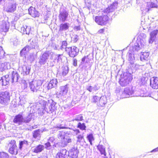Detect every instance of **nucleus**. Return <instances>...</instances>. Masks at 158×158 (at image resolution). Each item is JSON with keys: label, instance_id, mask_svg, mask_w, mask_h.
I'll return each instance as SVG.
<instances>
[{"label": "nucleus", "instance_id": "obj_1", "mask_svg": "<svg viewBox=\"0 0 158 158\" xmlns=\"http://www.w3.org/2000/svg\"><path fill=\"white\" fill-rule=\"evenodd\" d=\"M118 3L114 2L110 6L102 11V15L96 16L95 18V21L98 25L101 26L106 25L109 20L108 16V13L113 11L117 8Z\"/></svg>", "mask_w": 158, "mask_h": 158}, {"label": "nucleus", "instance_id": "obj_2", "mask_svg": "<svg viewBox=\"0 0 158 158\" xmlns=\"http://www.w3.org/2000/svg\"><path fill=\"white\" fill-rule=\"evenodd\" d=\"M40 104L42 105V112L43 114L45 112L47 113H52L56 109L55 103L52 102L51 103L49 102V100L47 101H42Z\"/></svg>", "mask_w": 158, "mask_h": 158}, {"label": "nucleus", "instance_id": "obj_3", "mask_svg": "<svg viewBox=\"0 0 158 158\" xmlns=\"http://www.w3.org/2000/svg\"><path fill=\"white\" fill-rule=\"evenodd\" d=\"M58 137L61 140V142L59 143V145L62 147L66 146L68 143L72 142L71 139L69 137V135L62 131H59Z\"/></svg>", "mask_w": 158, "mask_h": 158}, {"label": "nucleus", "instance_id": "obj_4", "mask_svg": "<svg viewBox=\"0 0 158 158\" xmlns=\"http://www.w3.org/2000/svg\"><path fill=\"white\" fill-rule=\"evenodd\" d=\"M132 79V77L131 73H124L121 75L119 84L122 86H126L131 81Z\"/></svg>", "mask_w": 158, "mask_h": 158}, {"label": "nucleus", "instance_id": "obj_5", "mask_svg": "<svg viewBox=\"0 0 158 158\" xmlns=\"http://www.w3.org/2000/svg\"><path fill=\"white\" fill-rule=\"evenodd\" d=\"M10 99V93L8 91L0 92V103L2 105H7L9 102Z\"/></svg>", "mask_w": 158, "mask_h": 158}, {"label": "nucleus", "instance_id": "obj_6", "mask_svg": "<svg viewBox=\"0 0 158 158\" xmlns=\"http://www.w3.org/2000/svg\"><path fill=\"white\" fill-rule=\"evenodd\" d=\"M42 82L40 80H34L29 83L31 91L33 92L40 90Z\"/></svg>", "mask_w": 158, "mask_h": 158}, {"label": "nucleus", "instance_id": "obj_7", "mask_svg": "<svg viewBox=\"0 0 158 158\" xmlns=\"http://www.w3.org/2000/svg\"><path fill=\"white\" fill-rule=\"evenodd\" d=\"M53 55L54 53L52 52L48 51L45 52L40 57L39 61L40 64L41 65L44 64L49 58L52 59Z\"/></svg>", "mask_w": 158, "mask_h": 158}, {"label": "nucleus", "instance_id": "obj_8", "mask_svg": "<svg viewBox=\"0 0 158 158\" xmlns=\"http://www.w3.org/2000/svg\"><path fill=\"white\" fill-rule=\"evenodd\" d=\"M85 129H80V130L78 129H74L73 130L75 133L77 135V143H80L84 141L83 134L85 131Z\"/></svg>", "mask_w": 158, "mask_h": 158}, {"label": "nucleus", "instance_id": "obj_9", "mask_svg": "<svg viewBox=\"0 0 158 158\" xmlns=\"http://www.w3.org/2000/svg\"><path fill=\"white\" fill-rule=\"evenodd\" d=\"M68 88L67 85L60 86V92H57L56 94L57 97L59 98L63 99L66 98L68 93Z\"/></svg>", "mask_w": 158, "mask_h": 158}, {"label": "nucleus", "instance_id": "obj_10", "mask_svg": "<svg viewBox=\"0 0 158 158\" xmlns=\"http://www.w3.org/2000/svg\"><path fill=\"white\" fill-rule=\"evenodd\" d=\"M58 83L57 80L54 79L51 80L48 83H46L44 86L43 91L45 92L52 88L57 86Z\"/></svg>", "mask_w": 158, "mask_h": 158}, {"label": "nucleus", "instance_id": "obj_11", "mask_svg": "<svg viewBox=\"0 0 158 158\" xmlns=\"http://www.w3.org/2000/svg\"><path fill=\"white\" fill-rule=\"evenodd\" d=\"M70 56L74 57L77 56L79 52L78 49L75 46H73L70 47H68L65 50Z\"/></svg>", "mask_w": 158, "mask_h": 158}, {"label": "nucleus", "instance_id": "obj_12", "mask_svg": "<svg viewBox=\"0 0 158 158\" xmlns=\"http://www.w3.org/2000/svg\"><path fill=\"white\" fill-rule=\"evenodd\" d=\"M9 78L10 79V81L12 83L14 82H17L19 76L18 73L15 71H14L13 69H11L9 72Z\"/></svg>", "mask_w": 158, "mask_h": 158}, {"label": "nucleus", "instance_id": "obj_13", "mask_svg": "<svg viewBox=\"0 0 158 158\" xmlns=\"http://www.w3.org/2000/svg\"><path fill=\"white\" fill-rule=\"evenodd\" d=\"M16 2L11 1L8 3L6 7V11L8 12H14L16 10Z\"/></svg>", "mask_w": 158, "mask_h": 158}, {"label": "nucleus", "instance_id": "obj_14", "mask_svg": "<svg viewBox=\"0 0 158 158\" xmlns=\"http://www.w3.org/2000/svg\"><path fill=\"white\" fill-rule=\"evenodd\" d=\"M145 44V42L143 40H138L135 43L134 46L133 47V50L138 51L142 48H144Z\"/></svg>", "mask_w": 158, "mask_h": 158}, {"label": "nucleus", "instance_id": "obj_15", "mask_svg": "<svg viewBox=\"0 0 158 158\" xmlns=\"http://www.w3.org/2000/svg\"><path fill=\"white\" fill-rule=\"evenodd\" d=\"M9 27V23L7 21H3L0 25V31L6 32L8 31Z\"/></svg>", "mask_w": 158, "mask_h": 158}, {"label": "nucleus", "instance_id": "obj_16", "mask_svg": "<svg viewBox=\"0 0 158 158\" xmlns=\"http://www.w3.org/2000/svg\"><path fill=\"white\" fill-rule=\"evenodd\" d=\"M79 151L77 148L75 147L72 148L69 153V156L71 158H77Z\"/></svg>", "mask_w": 158, "mask_h": 158}, {"label": "nucleus", "instance_id": "obj_17", "mask_svg": "<svg viewBox=\"0 0 158 158\" xmlns=\"http://www.w3.org/2000/svg\"><path fill=\"white\" fill-rule=\"evenodd\" d=\"M150 86L154 89H158V78L153 77L150 79Z\"/></svg>", "mask_w": 158, "mask_h": 158}, {"label": "nucleus", "instance_id": "obj_18", "mask_svg": "<svg viewBox=\"0 0 158 158\" xmlns=\"http://www.w3.org/2000/svg\"><path fill=\"white\" fill-rule=\"evenodd\" d=\"M133 91L131 89L128 88H125L122 94V96L123 98H128L133 94Z\"/></svg>", "mask_w": 158, "mask_h": 158}, {"label": "nucleus", "instance_id": "obj_19", "mask_svg": "<svg viewBox=\"0 0 158 158\" xmlns=\"http://www.w3.org/2000/svg\"><path fill=\"white\" fill-rule=\"evenodd\" d=\"M68 15V13L65 10L60 11L59 15L60 20L63 22H64L67 18Z\"/></svg>", "mask_w": 158, "mask_h": 158}, {"label": "nucleus", "instance_id": "obj_20", "mask_svg": "<svg viewBox=\"0 0 158 158\" xmlns=\"http://www.w3.org/2000/svg\"><path fill=\"white\" fill-rule=\"evenodd\" d=\"M9 81H10L9 78V75H6L2 77L0 80V85H6L9 84Z\"/></svg>", "mask_w": 158, "mask_h": 158}, {"label": "nucleus", "instance_id": "obj_21", "mask_svg": "<svg viewBox=\"0 0 158 158\" xmlns=\"http://www.w3.org/2000/svg\"><path fill=\"white\" fill-rule=\"evenodd\" d=\"M67 152V150L65 149H61L60 152L58 153L56 155V158H68Z\"/></svg>", "mask_w": 158, "mask_h": 158}, {"label": "nucleus", "instance_id": "obj_22", "mask_svg": "<svg viewBox=\"0 0 158 158\" xmlns=\"http://www.w3.org/2000/svg\"><path fill=\"white\" fill-rule=\"evenodd\" d=\"M10 64L8 62H5L0 64V71L1 72L10 69Z\"/></svg>", "mask_w": 158, "mask_h": 158}, {"label": "nucleus", "instance_id": "obj_23", "mask_svg": "<svg viewBox=\"0 0 158 158\" xmlns=\"http://www.w3.org/2000/svg\"><path fill=\"white\" fill-rule=\"evenodd\" d=\"M14 123L20 125L23 122L24 119L21 114H18L16 116L13 120Z\"/></svg>", "mask_w": 158, "mask_h": 158}, {"label": "nucleus", "instance_id": "obj_24", "mask_svg": "<svg viewBox=\"0 0 158 158\" xmlns=\"http://www.w3.org/2000/svg\"><path fill=\"white\" fill-rule=\"evenodd\" d=\"M30 68L27 67L26 65H23L22 67L20 68L19 69L22 71L21 74L23 76L29 74L30 71Z\"/></svg>", "mask_w": 158, "mask_h": 158}, {"label": "nucleus", "instance_id": "obj_25", "mask_svg": "<svg viewBox=\"0 0 158 158\" xmlns=\"http://www.w3.org/2000/svg\"><path fill=\"white\" fill-rule=\"evenodd\" d=\"M29 14L33 17L39 16L38 12L35 10V8L30 7L28 9Z\"/></svg>", "mask_w": 158, "mask_h": 158}, {"label": "nucleus", "instance_id": "obj_26", "mask_svg": "<svg viewBox=\"0 0 158 158\" xmlns=\"http://www.w3.org/2000/svg\"><path fill=\"white\" fill-rule=\"evenodd\" d=\"M100 89V87L97 84H95L94 86H89L87 87L86 89L91 92H95Z\"/></svg>", "mask_w": 158, "mask_h": 158}, {"label": "nucleus", "instance_id": "obj_27", "mask_svg": "<svg viewBox=\"0 0 158 158\" xmlns=\"http://www.w3.org/2000/svg\"><path fill=\"white\" fill-rule=\"evenodd\" d=\"M158 30H156L152 31L150 34V38L149 40V42L152 44L155 40L156 35L158 33Z\"/></svg>", "mask_w": 158, "mask_h": 158}, {"label": "nucleus", "instance_id": "obj_28", "mask_svg": "<svg viewBox=\"0 0 158 158\" xmlns=\"http://www.w3.org/2000/svg\"><path fill=\"white\" fill-rule=\"evenodd\" d=\"M69 24L68 23H62L59 26V31L61 32L69 29Z\"/></svg>", "mask_w": 158, "mask_h": 158}, {"label": "nucleus", "instance_id": "obj_29", "mask_svg": "<svg viewBox=\"0 0 158 158\" xmlns=\"http://www.w3.org/2000/svg\"><path fill=\"white\" fill-rule=\"evenodd\" d=\"M106 103V97L102 96L99 99V102L97 103L98 106H103Z\"/></svg>", "mask_w": 158, "mask_h": 158}, {"label": "nucleus", "instance_id": "obj_30", "mask_svg": "<svg viewBox=\"0 0 158 158\" xmlns=\"http://www.w3.org/2000/svg\"><path fill=\"white\" fill-rule=\"evenodd\" d=\"M149 53L148 52H144L140 56V59L141 61L147 60L149 58Z\"/></svg>", "mask_w": 158, "mask_h": 158}, {"label": "nucleus", "instance_id": "obj_31", "mask_svg": "<svg viewBox=\"0 0 158 158\" xmlns=\"http://www.w3.org/2000/svg\"><path fill=\"white\" fill-rule=\"evenodd\" d=\"M28 145L27 141L24 140L23 141H20L19 144V148L21 150L23 148H26Z\"/></svg>", "mask_w": 158, "mask_h": 158}, {"label": "nucleus", "instance_id": "obj_32", "mask_svg": "<svg viewBox=\"0 0 158 158\" xmlns=\"http://www.w3.org/2000/svg\"><path fill=\"white\" fill-rule=\"evenodd\" d=\"M32 48L29 45L27 46L21 51V54L22 55H25V54L28 52Z\"/></svg>", "mask_w": 158, "mask_h": 158}, {"label": "nucleus", "instance_id": "obj_33", "mask_svg": "<svg viewBox=\"0 0 158 158\" xmlns=\"http://www.w3.org/2000/svg\"><path fill=\"white\" fill-rule=\"evenodd\" d=\"M19 101L18 103L19 105H23L27 102V99L24 95H21L19 97Z\"/></svg>", "mask_w": 158, "mask_h": 158}, {"label": "nucleus", "instance_id": "obj_34", "mask_svg": "<svg viewBox=\"0 0 158 158\" xmlns=\"http://www.w3.org/2000/svg\"><path fill=\"white\" fill-rule=\"evenodd\" d=\"M44 148V147L42 145H39L36 147L34 149V152L35 153H38L41 152Z\"/></svg>", "mask_w": 158, "mask_h": 158}, {"label": "nucleus", "instance_id": "obj_35", "mask_svg": "<svg viewBox=\"0 0 158 158\" xmlns=\"http://www.w3.org/2000/svg\"><path fill=\"white\" fill-rule=\"evenodd\" d=\"M97 147L101 155H103L104 156L106 155L105 148L102 145H99L97 146Z\"/></svg>", "mask_w": 158, "mask_h": 158}, {"label": "nucleus", "instance_id": "obj_36", "mask_svg": "<svg viewBox=\"0 0 158 158\" xmlns=\"http://www.w3.org/2000/svg\"><path fill=\"white\" fill-rule=\"evenodd\" d=\"M9 152L10 153L14 155H16L18 153V150L17 147H11L9 149Z\"/></svg>", "mask_w": 158, "mask_h": 158}, {"label": "nucleus", "instance_id": "obj_37", "mask_svg": "<svg viewBox=\"0 0 158 158\" xmlns=\"http://www.w3.org/2000/svg\"><path fill=\"white\" fill-rule=\"evenodd\" d=\"M30 44L29 45L32 48H35L37 45V43L36 42L35 40L34 39H31L29 40Z\"/></svg>", "mask_w": 158, "mask_h": 158}, {"label": "nucleus", "instance_id": "obj_38", "mask_svg": "<svg viewBox=\"0 0 158 158\" xmlns=\"http://www.w3.org/2000/svg\"><path fill=\"white\" fill-rule=\"evenodd\" d=\"M46 130H45V131ZM43 131H44V129L42 131L41 130H40V129L35 130L34 131L33 133V137L35 138L40 136V133L42 132Z\"/></svg>", "mask_w": 158, "mask_h": 158}, {"label": "nucleus", "instance_id": "obj_39", "mask_svg": "<svg viewBox=\"0 0 158 158\" xmlns=\"http://www.w3.org/2000/svg\"><path fill=\"white\" fill-rule=\"evenodd\" d=\"M128 60L130 61V63L131 64H133L134 61L133 60H134V56L133 54L131 53L130 52L128 53Z\"/></svg>", "mask_w": 158, "mask_h": 158}, {"label": "nucleus", "instance_id": "obj_40", "mask_svg": "<svg viewBox=\"0 0 158 158\" xmlns=\"http://www.w3.org/2000/svg\"><path fill=\"white\" fill-rule=\"evenodd\" d=\"M148 5H149L151 8H157L158 6V0H156L155 2H151L148 3Z\"/></svg>", "mask_w": 158, "mask_h": 158}, {"label": "nucleus", "instance_id": "obj_41", "mask_svg": "<svg viewBox=\"0 0 158 158\" xmlns=\"http://www.w3.org/2000/svg\"><path fill=\"white\" fill-rule=\"evenodd\" d=\"M62 75L66 76L69 72V68L67 66H64L62 68Z\"/></svg>", "mask_w": 158, "mask_h": 158}, {"label": "nucleus", "instance_id": "obj_42", "mask_svg": "<svg viewBox=\"0 0 158 158\" xmlns=\"http://www.w3.org/2000/svg\"><path fill=\"white\" fill-rule=\"evenodd\" d=\"M148 79V77L142 76L139 80V82L141 85H144L145 84L146 82Z\"/></svg>", "mask_w": 158, "mask_h": 158}, {"label": "nucleus", "instance_id": "obj_43", "mask_svg": "<svg viewBox=\"0 0 158 158\" xmlns=\"http://www.w3.org/2000/svg\"><path fill=\"white\" fill-rule=\"evenodd\" d=\"M87 138L91 145H92V141L94 140V138L92 134H91L87 136Z\"/></svg>", "mask_w": 158, "mask_h": 158}, {"label": "nucleus", "instance_id": "obj_44", "mask_svg": "<svg viewBox=\"0 0 158 158\" xmlns=\"http://www.w3.org/2000/svg\"><path fill=\"white\" fill-rule=\"evenodd\" d=\"M32 114H30L27 118L24 119V122L25 123H29L32 119Z\"/></svg>", "mask_w": 158, "mask_h": 158}, {"label": "nucleus", "instance_id": "obj_45", "mask_svg": "<svg viewBox=\"0 0 158 158\" xmlns=\"http://www.w3.org/2000/svg\"><path fill=\"white\" fill-rule=\"evenodd\" d=\"M8 154L6 152H0V158H8Z\"/></svg>", "mask_w": 158, "mask_h": 158}, {"label": "nucleus", "instance_id": "obj_46", "mask_svg": "<svg viewBox=\"0 0 158 158\" xmlns=\"http://www.w3.org/2000/svg\"><path fill=\"white\" fill-rule=\"evenodd\" d=\"M100 98L97 96H94L93 97L92 99V102L94 103H97L99 102Z\"/></svg>", "mask_w": 158, "mask_h": 158}, {"label": "nucleus", "instance_id": "obj_47", "mask_svg": "<svg viewBox=\"0 0 158 158\" xmlns=\"http://www.w3.org/2000/svg\"><path fill=\"white\" fill-rule=\"evenodd\" d=\"M5 52L1 47H0V59L4 57Z\"/></svg>", "mask_w": 158, "mask_h": 158}, {"label": "nucleus", "instance_id": "obj_48", "mask_svg": "<svg viewBox=\"0 0 158 158\" xmlns=\"http://www.w3.org/2000/svg\"><path fill=\"white\" fill-rule=\"evenodd\" d=\"M83 119V117L81 115H79L76 116L74 119V120L77 121H81Z\"/></svg>", "mask_w": 158, "mask_h": 158}, {"label": "nucleus", "instance_id": "obj_49", "mask_svg": "<svg viewBox=\"0 0 158 158\" xmlns=\"http://www.w3.org/2000/svg\"><path fill=\"white\" fill-rule=\"evenodd\" d=\"M9 146L10 147H16L17 146L15 144V141L14 140H11L10 142Z\"/></svg>", "mask_w": 158, "mask_h": 158}, {"label": "nucleus", "instance_id": "obj_50", "mask_svg": "<svg viewBox=\"0 0 158 158\" xmlns=\"http://www.w3.org/2000/svg\"><path fill=\"white\" fill-rule=\"evenodd\" d=\"M57 56L56 59H57L58 62H61L62 59L63 57L62 55L57 54L56 55Z\"/></svg>", "mask_w": 158, "mask_h": 158}, {"label": "nucleus", "instance_id": "obj_51", "mask_svg": "<svg viewBox=\"0 0 158 158\" xmlns=\"http://www.w3.org/2000/svg\"><path fill=\"white\" fill-rule=\"evenodd\" d=\"M67 45V42L65 41H63L61 43V47L62 48L65 49H66V48H67L66 47V46Z\"/></svg>", "mask_w": 158, "mask_h": 158}, {"label": "nucleus", "instance_id": "obj_52", "mask_svg": "<svg viewBox=\"0 0 158 158\" xmlns=\"http://www.w3.org/2000/svg\"><path fill=\"white\" fill-rule=\"evenodd\" d=\"M25 29V30L24 32V34H29L30 30V27H27V26H26Z\"/></svg>", "mask_w": 158, "mask_h": 158}, {"label": "nucleus", "instance_id": "obj_53", "mask_svg": "<svg viewBox=\"0 0 158 158\" xmlns=\"http://www.w3.org/2000/svg\"><path fill=\"white\" fill-rule=\"evenodd\" d=\"M45 148L47 149H50L51 148V143L47 142L45 144Z\"/></svg>", "mask_w": 158, "mask_h": 158}, {"label": "nucleus", "instance_id": "obj_54", "mask_svg": "<svg viewBox=\"0 0 158 158\" xmlns=\"http://www.w3.org/2000/svg\"><path fill=\"white\" fill-rule=\"evenodd\" d=\"M77 127L79 128H85L86 127L85 125V124L84 123H79L78 124V125L77 126Z\"/></svg>", "mask_w": 158, "mask_h": 158}, {"label": "nucleus", "instance_id": "obj_55", "mask_svg": "<svg viewBox=\"0 0 158 158\" xmlns=\"http://www.w3.org/2000/svg\"><path fill=\"white\" fill-rule=\"evenodd\" d=\"M36 54H34V53H31L30 54V57L31 60H33L36 57Z\"/></svg>", "mask_w": 158, "mask_h": 158}, {"label": "nucleus", "instance_id": "obj_56", "mask_svg": "<svg viewBox=\"0 0 158 158\" xmlns=\"http://www.w3.org/2000/svg\"><path fill=\"white\" fill-rule=\"evenodd\" d=\"M54 140H55V139L54 138V137H51L49 138L48 142L51 143V144H52L53 143L54 141Z\"/></svg>", "mask_w": 158, "mask_h": 158}, {"label": "nucleus", "instance_id": "obj_57", "mask_svg": "<svg viewBox=\"0 0 158 158\" xmlns=\"http://www.w3.org/2000/svg\"><path fill=\"white\" fill-rule=\"evenodd\" d=\"M26 25L25 26H22L20 28V31L21 33H22L23 34H24V29H25L26 27Z\"/></svg>", "mask_w": 158, "mask_h": 158}, {"label": "nucleus", "instance_id": "obj_58", "mask_svg": "<svg viewBox=\"0 0 158 158\" xmlns=\"http://www.w3.org/2000/svg\"><path fill=\"white\" fill-rule=\"evenodd\" d=\"M19 41L17 39H15L13 42V44L14 45L16 46L19 44Z\"/></svg>", "mask_w": 158, "mask_h": 158}, {"label": "nucleus", "instance_id": "obj_59", "mask_svg": "<svg viewBox=\"0 0 158 158\" xmlns=\"http://www.w3.org/2000/svg\"><path fill=\"white\" fill-rule=\"evenodd\" d=\"M78 39V36L77 35H75L74 36L73 38V41L74 42H76L77 41Z\"/></svg>", "mask_w": 158, "mask_h": 158}, {"label": "nucleus", "instance_id": "obj_60", "mask_svg": "<svg viewBox=\"0 0 158 158\" xmlns=\"http://www.w3.org/2000/svg\"><path fill=\"white\" fill-rule=\"evenodd\" d=\"M143 90H141V94L139 95V96L142 97H145L146 96V92H145L144 93H142L143 92Z\"/></svg>", "mask_w": 158, "mask_h": 158}, {"label": "nucleus", "instance_id": "obj_61", "mask_svg": "<svg viewBox=\"0 0 158 158\" xmlns=\"http://www.w3.org/2000/svg\"><path fill=\"white\" fill-rule=\"evenodd\" d=\"M77 60L76 59H74L73 61V64L74 66H77Z\"/></svg>", "mask_w": 158, "mask_h": 158}, {"label": "nucleus", "instance_id": "obj_62", "mask_svg": "<svg viewBox=\"0 0 158 158\" xmlns=\"http://www.w3.org/2000/svg\"><path fill=\"white\" fill-rule=\"evenodd\" d=\"M86 58L87 57L86 56H85L82 58L81 62V64H83V63L85 61V60Z\"/></svg>", "mask_w": 158, "mask_h": 158}, {"label": "nucleus", "instance_id": "obj_63", "mask_svg": "<svg viewBox=\"0 0 158 158\" xmlns=\"http://www.w3.org/2000/svg\"><path fill=\"white\" fill-rule=\"evenodd\" d=\"M105 30L103 28L99 30L98 31V33H103Z\"/></svg>", "mask_w": 158, "mask_h": 158}, {"label": "nucleus", "instance_id": "obj_64", "mask_svg": "<svg viewBox=\"0 0 158 158\" xmlns=\"http://www.w3.org/2000/svg\"><path fill=\"white\" fill-rule=\"evenodd\" d=\"M48 158V157L44 155L43 156H41L40 157H37L36 158Z\"/></svg>", "mask_w": 158, "mask_h": 158}]
</instances>
